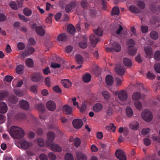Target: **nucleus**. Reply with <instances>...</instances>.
Returning a JSON list of instances; mask_svg holds the SVG:
<instances>
[{"label":"nucleus","mask_w":160,"mask_h":160,"mask_svg":"<svg viewBox=\"0 0 160 160\" xmlns=\"http://www.w3.org/2000/svg\"><path fill=\"white\" fill-rule=\"evenodd\" d=\"M9 133L12 137L17 139L15 141V144L20 148V127L16 126H12L9 129Z\"/></svg>","instance_id":"nucleus-1"},{"label":"nucleus","mask_w":160,"mask_h":160,"mask_svg":"<svg viewBox=\"0 0 160 160\" xmlns=\"http://www.w3.org/2000/svg\"><path fill=\"white\" fill-rule=\"evenodd\" d=\"M95 34H92L90 37V41L91 45L95 47L98 42L100 40L99 37L102 35V32L100 28L94 31Z\"/></svg>","instance_id":"nucleus-2"},{"label":"nucleus","mask_w":160,"mask_h":160,"mask_svg":"<svg viewBox=\"0 0 160 160\" xmlns=\"http://www.w3.org/2000/svg\"><path fill=\"white\" fill-rule=\"evenodd\" d=\"M128 45V53L132 56H133L135 54L137 51L136 48L133 47L135 44V42L132 39H130L127 42Z\"/></svg>","instance_id":"nucleus-3"},{"label":"nucleus","mask_w":160,"mask_h":160,"mask_svg":"<svg viewBox=\"0 0 160 160\" xmlns=\"http://www.w3.org/2000/svg\"><path fill=\"white\" fill-rule=\"evenodd\" d=\"M142 118L147 122H150L152 118V115L151 112L148 110H144L142 113Z\"/></svg>","instance_id":"nucleus-4"},{"label":"nucleus","mask_w":160,"mask_h":160,"mask_svg":"<svg viewBox=\"0 0 160 160\" xmlns=\"http://www.w3.org/2000/svg\"><path fill=\"white\" fill-rule=\"evenodd\" d=\"M31 79L32 81L36 82L42 80L43 78L42 74L39 72H37L31 75Z\"/></svg>","instance_id":"nucleus-5"},{"label":"nucleus","mask_w":160,"mask_h":160,"mask_svg":"<svg viewBox=\"0 0 160 160\" xmlns=\"http://www.w3.org/2000/svg\"><path fill=\"white\" fill-rule=\"evenodd\" d=\"M115 154L116 156L119 160H126V157L122 150L118 149L116 151Z\"/></svg>","instance_id":"nucleus-6"},{"label":"nucleus","mask_w":160,"mask_h":160,"mask_svg":"<svg viewBox=\"0 0 160 160\" xmlns=\"http://www.w3.org/2000/svg\"><path fill=\"white\" fill-rule=\"evenodd\" d=\"M77 3L74 1L70 2L69 3L67 4L65 7V10L67 13L70 12L76 6Z\"/></svg>","instance_id":"nucleus-7"},{"label":"nucleus","mask_w":160,"mask_h":160,"mask_svg":"<svg viewBox=\"0 0 160 160\" xmlns=\"http://www.w3.org/2000/svg\"><path fill=\"white\" fill-rule=\"evenodd\" d=\"M35 51V49L32 47H29L28 49L25 50L24 52H21V57L24 58L32 54Z\"/></svg>","instance_id":"nucleus-8"},{"label":"nucleus","mask_w":160,"mask_h":160,"mask_svg":"<svg viewBox=\"0 0 160 160\" xmlns=\"http://www.w3.org/2000/svg\"><path fill=\"white\" fill-rule=\"evenodd\" d=\"M47 135L48 139L46 142V143L48 145H49L54 139L55 135L54 133L52 131L48 132Z\"/></svg>","instance_id":"nucleus-9"},{"label":"nucleus","mask_w":160,"mask_h":160,"mask_svg":"<svg viewBox=\"0 0 160 160\" xmlns=\"http://www.w3.org/2000/svg\"><path fill=\"white\" fill-rule=\"evenodd\" d=\"M73 127L76 129H79L82 127L83 122L81 119H75L72 121Z\"/></svg>","instance_id":"nucleus-10"},{"label":"nucleus","mask_w":160,"mask_h":160,"mask_svg":"<svg viewBox=\"0 0 160 160\" xmlns=\"http://www.w3.org/2000/svg\"><path fill=\"white\" fill-rule=\"evenodd\" d=\"M46 106L48 110L50 111L54 110L56 108V104L52 100L48 101L47 103Z\"/></svg>","instance_id":"nucleus-11"},{"label":"nucleus","mask_w":160,"mask_h":160,"mask_svg":"<svg viewBox=\"0 0 160 160\" xmlns=\"http://www.w3.org/2000/svg\"><path fill=\"white\" fill-rule=\"evenodd\" d=\"M118 97L120 101H126L128 98V94L127 92L124 90L120 91L119 93Z\"/></svg>","instance_id":"nucleus-12"},{"label":"nucleus","mask_w":160,"mask_h":160,"mask_svg":"<svg viewBox=\"0 0 160 160\" xmlns=\"http://www.w3.org/2000/svg\"><path fill=\"white\" fill-rule=\"evenodd\" d=\"M115 70L118 74L122 75L124 73L125 70L123 66L117 65L115 68Z\"/></svg>","instance_id":"nucleus-13"},{"label":"nucleus","mask_w":160,"mask_h":160,"mask_svg":"<svg viewBox=\"0 0 160 160\" xmlns=\"http://www.w3.org/2000/svg\"><path fill=\"white\" fill-rule=\"evenodd\" d=\"M8 110V107L5 103L0 101V113H5Z\"/></svg>","instance_id":"nucleus-14"},{"label":"nucleus","mask_w":160,"mask_h":160,"mask_svg":"<svg viewBox=\"0 0 160 160\" xmlns=\"http://www.w3.org/2000/svg\"><path fill=\"white\" fill-rule=\"evenodd\" d=\"M144 50L147 58H150L152 55V49L150 47H146L144 48Z\"/></svg>","instance_id":"nucleus-15"},{"label":"nucleus","mask_w":160,"mask_h":160,"mask_svg":"<svg viewBox=\"0 0 160 160\" xmlns=\"http://www.w3.org/2000/svg\"><path fill=\"white\" fill-rule=\"evenodd\" d=\"M63 112L67 115H69L72 113V109L70 106L67 105H64L62 108Z\"/></svg>","instance_id":"nucleus-16"},{"label":"nucleus","mask_w":160,"mask_h":160,"mask_svg":"<svg viewBox=\"0 0 160 160\" xmlns=\"http://www.w3.org/2000/svg\"><path fill=\"white\" fill-rule=\"evenodd\" d=\"M29 108L28 102L26 100H21V108L25 110H28Z\"/></svg>","instance_id":"nucleus-17"},{"label":"nucleus","mask_w":160,"mask_h":160,"mask_svg":"<svg viewBox=\"0 0 160 160\" xmlns=\"http://www.w3.org/2000/svg\"><path fill=\"white\" fill-rule=\"evenodd\" d=\"M76 155L78 160H87L86 155L82 152H77Z\"/></svg>","instance_id":"nucleus-18"},{"label":"nucleus","mask_w":160,"mask_h":160,"mask_svg":"<svg viewBox=\"0 0 160 160\" xmlns=\"http://www.w3.org/2000/svg\"><path fill=\"white\" fill-rule=\"evenodd\" d=\"M87 46V39L86 38H83V40L80 41L79 43V46L81 48H85Z\"/></svg>","instance_id":"nucleus-19"},{"label":"nucleus","mask_w":160,"mask_h":160,"mask_svg":"<svg viewBox=\"0 0 160 160\" xmlns=\"http://www.w3.org/2000/svg\"><path fill=\"white\" fill-rule=\"evenodd\" d=\"M36 32L37 33L39 36H43L45 35V30L41 26L37 27Z\"/></svg>","instance_id":"nucleus-20"},{"label":"nucleus","mask_w":160,"mask_h":160,"mask_svg":"<svg viewBox=\"0 0 160 160\" xmlns=\"http://www.w3.org/2000/svg\"><path fill=\"white\" fill-rule=\"evenodd\" d=\"M51 150L55 152H61L62 151L61 148L56 144L53 143L51 145Z\"/></svg>","instance_id":"nucleus-21"},{"label":"nucleus","mask_w":160,"mask_h":160,"mask_svg":"<svg viewBox=\"0 0 160 160\" xmlns=\"http://www.w3.org/2000/svg\"><path fill=\"white\" fill-rule=\"evenodd\" d=\"M113 50L116 52H119L121 49V47L119 43L116 42H114L112 45Z\"/></svg>","instance_id":"nucleus-22"},{"label":"nucleus","mask_w":160,"mask_h":160,"mask_svg":"<svg viewBox=\"0 0 160 160\" xmlns=\"http://www.w3.org/2000/svg\"><path fill=\"white\" fill-rule=\"evenodd\" d=\"M106 82L108 85H112L113 82V79L112 77L110 75H107L106 78Z\"/></svg>","instance_id":"nucleus-23"},{"label":"nucleus","mask_w":160,"mask_h":160,"mask_svg":"<svg viewBox=\"0 0 160 160\" xmlns=\"http://www.w3.org/2000/svg\"><path fill=\"white\" fill-rule=\"evenodd\" d=\"M36 109L41 113L44 112L46 110L45 105L41 103L38 104L36 106Z\"/></svg>","instance_id":"nucleus-24"},{"label":"nucleus","mask_w":160,"mask_h":160,"mask_svg":"<svg viewBox=\"0 0 160 160\" xmlns=\"http://www.w3.org/2000/svg\"><path fill=\"white\" fill-rule=\"evenodd\" d=\"M102 108V106L100 103H97L94 105L93 107V110L96 112L100 111Z\"/></svg>","instance_id":"nucleus-25"},{"label":"nucleus","mask_w":160,"mask_h":160,"mask_svg":"<svg viewBox=\"0 0 160 160\" xmlns=\"http://www.w3.org/2000/svg\"><path fill=\"white\" fill-rule=\"evenodd\" d=\"M129 10L132 13H139L140 10L136 7L134 5H131L129 8Z\"/></svg>","instance_id":"nucleus-26"},{"label":"nucleus","mask_w":160,"mask_h":160,"mask_svg":"<svg viewBox=\"0 0 160 160\" xmlns=\"http://www.w3.org/2000/svg\"><path fill=\"white\" fill-rule=\"evenodd\" d=\"M123 62L124 65L126 66L130 67L132 65V62L131 60L130 59L127 58H124Z\"/></svg>","instance_id":"nucleus-27"},{"label":"nucleus","mask_w":160,"mask_h":160,"mask_svg":"<svg viewBox=\"0 0 160 160\" xmlns=\"http://www.w3.org/2000/svg\"><path fill=\"white\" fill-rule=\"evenodd\" d=\"M91 76L90 74L86 73L82 77L83 81L85 82H88L90 81Z\"/></svg>","instance_id":"nucleus-28"},{"label":"nucleus","mask_w":160,"mask_h":160,"mask_svg":"<svg viewBox=\"0 0 160 160\" xmlns=\"http://www.w3.org/2000/svg\"><path fill=\"white\" fill-rule=\"evenodd\" d=\"M18 98L14 96H12L10 97L9 98V102L13 104H15L18 102Z\"/></svg>","instance_id":"nucleus-29"},{"label":"nucleus","mask_w":160,"mask_h":160,"mask_svg":"<svg viewBox=\"0 0 160 160\" xmlns=\"http://www.w3.org/2000/svg\"><path fill=\"white\" fill-rule=\"evenodd\" d=\"M120 13V10L118 7H115L112 8L111 14L112 16L116 15H118Z\"/></svg>","instance_id":"nucleus-30"},{"label":"nucleus","mask_w":160,"mask_h":160,"mask_svg":"<svg viewBox=\"0 0 160 160\" xmlns=\"http://www.w3.org/2000/svg\"><path fill=\"white\" fill-rule=\"evenodd\" d=\"M141 93L138 92H134L132 96V98L133 100H136L139 99L141 97Z\"/></svg>","instance_id":"nucleus-31"},{"label":"nucleus","mask_w":160,"mask_h":160,"mask_svg":"<svg viewBox=\"0 0 160 160\" xmlns=\"http://www.w3.org/2000/svg\"><path fill=\"white\" fill-rule=\"evenodd\" d=\"M67 39V35L64 33L60 34L57 37L58 40L59 41H64L66 40Z\"/></svg>","instance_id":"nucleus-32"},{"label":"nucleus","mask_w":160,"mask_h":160,"mask_svg":"<svg viewBox=\"0 0 160 160\" xmlns=\"http://www.w3.org/2000/svg\"><path fill=\"white\" fill-rule=\"evenodd\" d=\"M67 30L70 33L72 34L75 33V28L72 25L69 24L68 26Z\"/></svg>","instance_id":"nucleus-33"},{"label":"nucleus","mask_w":160,"mask_h":160,"mask_svg":"<svg viewBox=\"0 0 160 160\" xmlns=\"http://www.w3.org/2000/svg\"><path fill=\"white\" fill-rule=\"evenodd\" d=\"M76 60L77 63L81 64L83 61V58L82 57L80 54H77L76 56Z\"/></svg>","instance_id":"nucleus-34"},{"label":"nucleus","mask_w":160,"mask_h":160,"mask_svg":"<svg viewBox=\"0 0 160 160\" xmlns=\"http://www.w3.org/2000/svg\"><path fill=\"white\" fill-rule=\"evenodd\" d=\"M126 113L127 116L128 117H131L133 115V111L130 107L128 106L126 108Z\"/></svg>","instance_id":"nucleus-35"},{"label":"nucleus","mask_w":160,"mask_h":160,"mask_svg":"<svg viewBox=\"0 0 160 160\" xmlns=\"http://www.w3.org/2000/svg\"><path fill=\"white\" fill-rule=\"evenodd\" d=\"M63 85L67 88H69L72 86L71 82L68 79H66L63 81Z\"/></svg>","instance_id":"nucleus-36"},{"label":"nucleus","mask_w":160,"mask_h":160,"mask_svg":"<svg viewBox=\"0 0 160 160\" xmlns=\"http://www.w3.org/2000/svg\"><path fill=\"white\" fill-rule=\"evenodd\" d=\"M26 64L27 66L29 67H32L33 66V62L32 60L28 58L26 60Z\"/></svg>","instance_id":"nucleus-37"},{"label":"nucleus","mask_w":160,"mask_h":160,"mask_svg":"<svg viewBox=\"0 0 160 160\" xmlns=\"http://www.w3.org/2000/svg\"><path fill=\"white\" fill-rule=\"evenodd\" d=\"M23 12L24 14L26 16H30L32 14L31 9L28 8H25L23 10Z\"/></svg>","instance_id":"nucleus-38"},{"label":"nucleus","mask_w":160,"mask_h":160,"mask_svg":"<svg viewBox=\"0 0 160 160\" xmlns=\"http://www.w3.org/2000/svg\"><path fill=\"white\" fill-rule=\"evenodd\" d=\"M30 143L27 141H24L21 143V147L24 149H26L29 146Z\"/></svg>","instance_id":"nucleus-39"},{"label":"nucleus","mask_w":160,"mask_h":160,"mask_svg":"<svg viewBox=\"0 0 160 160\" xmlns=\"http://www.w3.org/2000/svg\"><path fill=\"white\" fill-rule=\"evenodd\" d=\"M116 128V127L112 123H111L109 125H107L106 127V129L108 130H112L113 132H114Z\"/></svg>","instance_id":"nucleus-40"},{"label":"nucleus","mask_w":160,"mask_h":160,"mask_svg":"<svg viewBox=\"0 0 160 160\" xmlns=\"http://www.w3.org/2000/svg\"><path fill=\"white\" fill-rule=\"evenodd\" d=\"M105 112L106 113V116H110L113 114L114 112V110L111 107H109L106 110Z\"/></svg>","instance_id":"nucleus-41"},{"label":"nucleus","mask_w":160,"mask_h":160,"mask_svg":"<svg viewBox=\"0 0 160 160\" xmlns=\"http://www.w3.org/2000/svg\"><path fill=\"white\" fill-rule=\"evenodd\" d=\"M150 36L154 40L157 39L158 38V33L154 31H152L151 32Z\"/></svg>","instance_id":"nucleus-42"},{"label":"nucleus","mask_w":160,"mask_h":160,"mask_svg":"<svg viewBox=\"0 0 160 160\" xmlns=\"http://www.w3.org/2000/svg\"><path fill=\"white\" fill-rule=\"evenodd\" d=\"M137 5L141 9H143L145 7V4L142 1L139 0L137 2Z\"/></svg>","instance_id":"nucleus-43"},{"label":"nucleus","mask_w":160,"mask_h":160,"mask_svg":"<svg viewBox=\"0 0 160 160\" xmlns=\"http://www.w3.org/2000/svg\"><path fill=\"white\" fill-rule=\"evenodd\" d=\"M139 124L138 122H135L130 125V127L133 130H136L138 127Z\"/></svg>","instance_id":"nucleus-44"},{"label":"nucleus","mask_w":160,"mask_h":160,"mask_svg":"<svg viewBox=\"0 0 160 160\" xmlns=\"http://www.w3.org/2000/svg\"><path fill=\"white\" fill-rule=\"evenodd\" d=\"M146 75L148 78L150 80L154 79L155 78V75L150 71H148Z\"/></svg>","instance_id":"nucleus-45"},{"label":"nucleus","mask_w":160,"mask_h":160,"mask_svg":"<svg viewBox=\"0 0 160 160\" xmlns=\"http://www.w3.org/2000/svg\"><path fill=\"white\" fill-rule=\"evenodd\" d=\"M134 105L135 107L138 110H141L142 109V103L140 101H137L135 102Z\"/></svg>","instance_id":"nucleus-46"},{"label":"nucleus","mask_w":160,"mask_h":160,"mask_svg":"<svg viewBox=\"0 0 160 160\" xmlns=\"http://www.w3.org/2000/svg\"><path fill=\"white\" fill-rule=\"evenodd\" d=\"M154 68L157 72L160 73V63H155Z\"/></svg>","instance_id":"nucleus-47"},{"label":"nucleus","mask_w":160,"mask_h":160,"mask_svg":"<svg viewBox=\"0 0 160 160\" xmlns=\"http://www.w3.org/2000/svg\"><path fill=\"white\" fill-rule=\"evenodd\" d=\"M65 160H73V157L72 155L69 153L66 154L65 155Z\"/></svg>","instance_id":"nucleus-48"},{"label":"nucleus","mask_w":160,"mask_h":160,"mask_svg":"<svg viewBox=\"0 0 160 160\" xmlns=\"http://www.w3.org/2000/svg\"><path fill=\"white\" fill-rule=\"evenodd\" d=\"M38 145L41 147H43L44 145V141L41 138H39L38 139Z\"/></svg>","instance_id":"nucleus-49"},{"label":"nucleus","mask_w":160,"mask_h":160,"mask_svg":"<svg viewBox=\"0 0 160 160\" xmlns=\"http://www.w3.org/2000/svg\"><path fill=\"white\" fill-rule=\"evenodd\" d=\"M8 93L7 92L0 93V100H2L4 98L8 96Z\"/></svg>","instance_id":"nucleus-50"},{"label":"nucleus","mask_w":160,"mask_h":160,"mask_svg":"<svg viewBox=\"0 0 160 160\" xmlns=\"http://www.w3.org/2000/svg\"><path fill=\"white\" fill-rule=\"evenodd\" d=\"M154 58L156 60H158L160 59V51L155 52L154 54Z\"/></svg>","instance_id":"nucleus-51"},{"label":"nucleus","mask_w":160,"mask_h":160,"mask_svg":"<svg viewBox=\"0 0 160 160\" xmlns=\"http://www.w3.org/2000/svg\"><path fill=\"white\" fill-rule=\"evenodd\" d=\"M102 95L104 98L106 100H108L110 98V95L109 93L106 91H103L102 92Z\"/></svg>","instance_id":"nucleus-52"},{"label":"nucleus","mask_w":160,"mask_h":160,"mask_svg":"<svg viewBox=\"0 0 160 160\" xmlns=\"http://www.w3.org/2000/svg\"><path fill=\"white\" fill-rule=\"evenodd\" d=\"M80 143L81 141L78 138H77L74 140V145L76 147H78L80 145Z\"/></svg>","instance_id":"nucleus-53"},{"label":"nucleus","mask_w":160,"mask_h":160,"mask_svg":"<svg viewBox=\"0 0 160 160\" xmlns=\"http://www.w3.org/2000/svg\"><path fill=\"white\" fill-rule=\"evenodd\" d=\"M81 6L83 8H86L88 5V3L86 0H83L81 2Z\"/></svg>","instance_id":"nucleus-54"},{"label":"nucleus","mask_w":160,"mask_h":160,"mask_svg":"<svg viewBox=\"0 0 160 160\" xmlns=\"http://www.w3.org/2000/svg\"><path fill=\"white\" fill-rule=\"evenodd\" d=\"M143 142L144 144L146 146H148L151 144L150 140L147 138H146L143 139Z\"/></svg>","instance_id":"nucleus-55"},{"label":"nucleus","mask_w":160,"mask_h":160,"mask_svg":"<svg viewBox=\"0 0 160 160\" xmlns=\"http://www.w3.org/2000/svg\"><path fill=\"white\" fill-rule=\"evenodd\" d=\"M87 108V105L86 104L83 103L80 109V112L83 113L85 112Z\"/></svg>","instance_id":"nucleus-56"},{"label":"nucleus","mask_w":160,"mask_h":160,"mask_svg":"<svg viewBox=\"0 0 160 160\" xmlns=\"http://www.w3.org/2000/svg\"><path fill=\"white\" fill-rule=\"evenodd\" d=\"M37 86L36 85L32 86L30 88V90L31 92L35 93L37 92Z\"/></svg>","instance_id":"nucleus-57"},{"label":"nucleus","mask_w":160,"mask_h":160,"mask_svg":"<svg viewBox=\"0 0 160 160\" xmlns=\"http://www.w3.org/2000/svg\"><path fill=\"white\" fill-rule=\"evenodd\" d=\"M123 30V28L122 27L121 25H119L118 26V28L116 32V34L118 35H120Z\"/></svg>","instance_id":"nucleus-58"},{"label":"nucleus","mask_w":160,"mask_h":160,"mask_svg":"<svg viewBox=\"0 0 160 160\" xmlns=\"http://www.w3.org/2000/svg\"><path fill=\"white\" fill-rule=\"evenodd\" d=\"M9 5L12 9L16 10L17 9V5L15 2H11L9 3Z\"/></svg>","instance_id":"nucleus-59"},{"label":"nucleus","mask_w":160,"mask_h":160,"mask_svg":"<svg viewBox=\"0 0 160 160\" xmlns=\"http://www.w3.org/2000/svg\"><path fill=\"white\" fill-rule=\"evenodd\" d=\"M13 78V77L12 76L9 75H7L5 77V81L8 82H11Z\"/></svg>","instance_id":"nucleus-60"},{"label":"nucleus","mask_w":160,"mask_h":160,"mask_svg":"<svg viewBox=\"0 0 160 160\" xmlns=\"http://www.w3.org/2000/svg\"><path fill=\"white\" fill-rule=\"evenodd\" d=\"M149 132V130L148 128H143L142 131V134L144 135H147Z\"/></svg>","instance_id":"nucleus-61"},{"label":"nucleus","mask_w":160,"mask_h":160,"mask_svg":"<svg viewBox=\"0 0 160 160\" xmlns=\"http://www.w3.org/2000/svg\"><path fill=\"white\" fill-rule=\"evenodd\" d=\"M53 90L57 93L61 92L62 91L58 86H56L53 88Z\"/></svg>","instance_id":"nucleus-62"},{"label":"nucleus","mask_w":160,"mask_h":160,"mask_svg":"<svg viewBox=\"0 0 160 160\" xmlns=\"http://www.w3.org/2000/svg\"><path fill=\"white\" fill-rule=\"evenodd\" d=\"M48 156L50 159L55 160L56 158V156L53 153L50 152L48 153Z\"/></svg>","instance_id":"nucleus-63"},{"label":"nucleus","mask_w":160,"mask_h":160,"mask_svg":"<svg viewBox=\"0 0 160 160\" xmlns=\"http://www.w3.org/2000/svg\"><path fill=\"white\" fill-rule=\"evenodd\" d=\"M39 158L41 160H48L47 156L44 154H41L39 156Z\"/></svg>","instance_id":"nucleus-64"}]
</instances>
